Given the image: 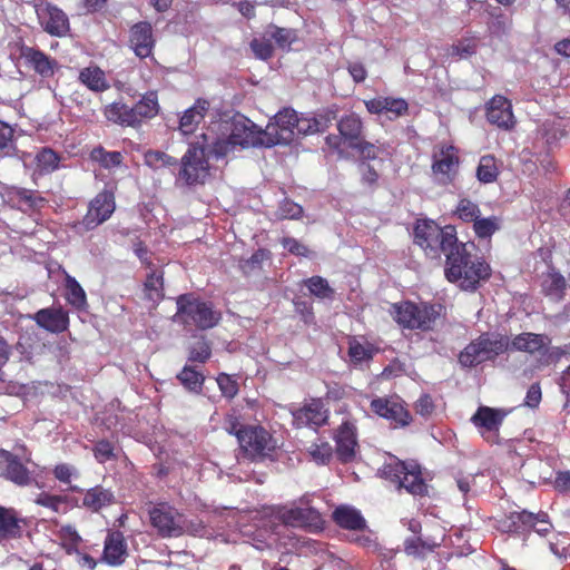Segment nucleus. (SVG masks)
Wrapping results in <instances>:
<instances>
[{"instance_id": "obj_2", "label": "nucleus", "mask_w": 570, "mask_h": 570, "mask_svg": "<svg viewBox=\"0 0 570 570\" xmlns=\"http://www.w3.org/2000/svg\"><path fill=\"white\" fill-rule=\"evenodd\" d=\"M445 256V277L461 289L474 291L480 282L488 279L491 274L489 264L473 257L468 244L458 243Z\"/></svg>"}, {"instance_id": "obj_52", "label": "nucleus", "mask_w": 570, "mask_h": 570, "mask_svg": "<svg viewBox=\"0 0 570 570\" xmlns=\"http://www.w3.org/2000/svg\"><path fill=\"white\" fill-rule=\"evenodd\" d=\"M66 287L68 302L77 308L82 307L86 304V293L79 283L75 278L68 276Z\"/></svg>"}, {"instance_id": "obj_28", "label": "nucleus", "mask_w": 570, "mask_h": 570, "mask_svg": "<svg viewBox=\"0 0 570 570\" xmlns=\"http://www.w3.org/2000/svg\"><path fill=\"white\" fill-rule=\"evenodd\" d=\"M549 344V337L543 334L521 333L510 341L509 350L534 354L546 352Z\"/></svg>"}, {"instance_id": "obj_58", "label": "nucleus", "mask_w": 570, "mask_h": 570, "mask_svg": "<svg viewBox=\"0 0 570 570\" xmlns=\"http://www.w3.org/2000/svg\"><path fill=\"white\" fill-rule=\"evenodd\" d=\"M357 146H354L353 149H356L360 153V156L364 159H375L385 151L383 146H375L374 144H371L368 141H365L362 139L356 144Z\"/></svg>"}, {"instance_id": "obj_55", "label": "nucleus", "mask_w": 570, "mask_h": 570, "mask_svg": "<svg viewBox=\"0 0 570 570\" xmlns=\"http://www.w3.org/2000/svg\"><path fill=\"white\" fill-rule=\"evenodd\" d=\"M456 214L459 218L464 222H473L478 216H480L481 212L476 204L470 199L463 198L456 206Z\"/></svg>"}, {"instance_id": "obj_14", "label": "nucleus", "mask_w": 570, "mask_h": 570, "mask_svg": "<svg viewBox=\"0 0 570 570\" xmlns=\"http://www.w3.org/2000/svg\"><path fill=\"white\" fill-rule=\"evenodd\" d=\"M432 171L441 184L451 183L459 168L458 150L452 145H436L432 155Z\"/></svg>"}, {"instance_id": "obj_7", "label": "nucleus", "mask_w": 570, "mask_h": 570, "mask_svg": "<svg viewBox=\"0 0 570 570\" xmlns=\"http://www.w3.org/2000/svg\"><path fill=\"white\" fill-rule=\"evenodd\" d=\"M151 528L163 539L178 538L194 528L187 524L185 514L168 502H158L148 511Z\"/></svg>"}, {"instance_id": "obj_45", "label": "nucleus", "mask_w": 570, "mask_h": 570, "mask_svg": "<svg viewBox=\"0 0 570 570\" xmlns=\"http://www.w3.org/2000/svg\"><path fill=\"white\" fill-rule=\"evenodd\" d=\"M501 227V220L497 216L481 218L478 216L473 220V230L479 238L491 237Z\"/></svg>"}, {"instance_id": "obj_10", "label": "nucleus", "mask_w": 570, "mask_h": 570, "mask_svg": "<svg viewBox=\"0 0 570 570\" xmlns=\"http://www.w3.org/2000/svg\"><path fill=\"white\" fill-rule=\"evenodd\" d=\"M238 438L240 448L250 460L269 456L277 449V440L269 430H229Z\"/></svg>"}, {"instance_id": "obj_38", "label": "nucleus", "mask_w": 570, "mask_h": 570, "mask_svg": "<svg viewBox=\"0 0 570 570\" xmlns=\"http://www.w3.org/2000/svg\"><path fill=\"white\" fill-rule=\"evenodd\" d=\"M36 504L43 507L57 514H63L68 511L69 498L60 494H52L46 491L40 492L36 495Z\"/></svg>"}, {"instance_id": "obj_64", "label": "nucleus", "mask_w": 570, "mask_h": 570, "mask_svg": "<svg viewBox=\"0 0 570 570\" xmlns=\"http://www.w3.org/2000/svg\"><path fill=\"white\" fill-rule=\"evenodd\" d=\"M282 245L285 249H287L289 253L297 255V256H307L308 249L305 245L299 243L297 239L292 237H285L282 240Z\"/></svg>"}, {"instance_id": "obj_6", "label": "nucleus", "mask_w": 570, "mask_h": 570, "mask_svg": "<svg viewBox=\"0 0 570 570\" xmlns=\"http://www.w3.org/2000/svg\"><path fill=\"white\" fill-rule=\"evenodd\" d=\"M213 155L208 135L203 134L200 140L191 142L181 158L178 179L186 185L203 184L209 175L208 157Z\"/></svg>"}, {"instance_id": "obj_4", "label": "nucleus", "mask_w": 570, "mask_h": 570, "mask_svg": "<svg viewBox=\"0 0 570 570\" xmlns=\"http://www.w3.org/2000/svg\"><path fill=\"white\" fill-rule=\"evenodd\" d=\"M414 242L431 258L440 257L441 253L446 255L459 243L454 227L442 228L433 220L417 222L414 228Z\"/></svg>"}, {"instance_id": "obj_17", "label": "nucleus", "mask_w": 570, "mask_h": 570, "mask_svg": "<svg viewBox=\"0 0 570 570\" xmlns=\"http://www.w3.org/2000/svg\"><path fill=\"white\" fill-rule=\"evenodd\" d=\"M29 525V519L17 509L0 504V543L21 539Z\"/></svg>"}, {"instance_id": "obj_3", "label": "nucleus", "mask_w": 570, "mask_h": 570, "mask_svg": "<svg viewBox=\"0 0 570 570\" xmlns=\"http://www.w3.org/2000/svg\"><path fill=\"white\" fill-rule=\"evenodd\" d=\"M379 475L414 497L429 494V485L422 478L421 466L414 461L406 462L391 456L379 469Z\"/></svg>"}, {"instance_id": "obj_30", "label": "nucleus", "mask_w": 570, "mask_h": 570, "mask_svg": "<svg viewBox=\"0 0 570 570\" xmlns=\"http://www.w3.org/2000/svg\"><path fill=\"white\" fill-rule=\"evenodd\" d=\"M333 439L336 444V456L343 462H351L355 458L357 448L355 430H336Z\"/></svg>"}, {"instance_id": "obj_9", "label": "nucleus", "mask_w": 570, "mask_h": 570, "mask_svg": "<svg viewBox=\"0 0 570 570\" xmlns=\"http://www.w3.org/2000/svg\"><path fill=\"white\" fill-rule=\"evenodd\" d=\"M442 306L439 304L403 302L394 304L392 314L394 320L406 328L430 330L441 316Z\"/></svg>"}, {"instance_id": "obj_24", "label": "nucleus", "mask_w": 570, "mask_h": 570, "mask_svg": "<svg viewBox=\"0 0 570 570\" xmlns=\"http://www.w3.org/2000/svg\"><path fill=\"white\" fill-rule=\"evenodd\" d=\"M487 117L491 124L499 128L510 129L514 125L511 104L502 96H495L491 99L487 108Z\"/></svg>"}, {"instance_id": "obj_36", "label": "nucleus", "mask_w": 570, "mask_h": 570, "mask_svg": "<svg viewBox=\"0 0 570 570\" xmlns=\"http://www.w3.org/2000/svg\"><path fill=\"white\" fill-rule=\"evenodd\" d=\"M136 116V124L139 125L144 119L153 118L158 114L159 105L157 95L154 91L147 92L132 107Z\"/></svg>"}, {"instance_id": "obj_34", "label": "nucleus", "mask_w": 570, "mask_h": 570, "mask_svg": "<svg viewBox=\"0 0 570 570\" xmlns=\"http://www.w3.org/2000/svg\"><path fill=\"white\" fill-rule=\"evenodd\" d=\"M104 114L109 121L115 124L129 127L137 126L132 107H129L120 101L106 106Z\"/></svg>"}, {"instance_id": "obj_25", "label": "nucleus", "mask_w": 570, "mask_h": 570, "mask_svg": "<svg viewBox=\"0 0 570 570\" xmlns=\"http://www.w3.org/2000/svg\"><path fill=\"white\" fill-rule=\"evenodd\" d=\"M32 318L40 327L52 333L66 331L69 324L68 314L61 308H42Z\"/></svg>"}, {"instance_id": "obj_46", "label": "nucleus", "mask_w": 570, "mask_h": 570, "mask_svg": "<svg viewBox=\"0 0 570 570\" xmlns=\"http://www.w3.org/2000/svg\"><path fill=\"white\" fill-rule=\"evenodd\" d=\"M266 35L274 40L282 49H287L297 40V33L293 29L279 28L276 26L268 27Z\"/></svg>"}, {"instance_id": "obj_50", "label": "nucleus", "mask_w": 570, "mask_h": 570, "mask_svg": "<svg viewBox=\"0 0 570 570\" xmlns=\"http://www.w3.org/2000/svg\"><path fill=\"white\" fill-rule=\"evenodd\" d=\"M305 285L309 293L317 298H331L334 294V291L330 286L328 282L321 276H313L306 279Z\"/></svg>"}, {"instance_id": "obj_48", "label": "nucleus", "mask_w": 570, "mask_h": 570, "mask_svg": "<svg viewBox=\"0 0 570 570\" xmlns=\"http://www.w3.org/2000/svg\"><path fill=\"white\" fill-rule=\"evenodd\" d=\"M146 297L156 303L164 296L163 294V274L160 272H151L145 282Z\"/></svg>"}, {"instance_id": "obj_43", "label": "nucleus", "mask_w": 570, "mask_h": 570, "mask_svg": "<svg viewBox=\"0 0 570 570\" xmlns=\"http://www.w3.org/2000/svg\"><path fill=\"white\" fill-rule=\"evenodd\" d=\"M498 175L499 169L497 167L494 157L489 155L481 157L476 168L478 179L481 183L490 184L497 179Z\"/></svg>"}, {"instance_id": "obj_59", "label": "nucleus", "mask_w": 570, "mask_h": 570, "mask_svg": "<svg viewBox=\"0 0 570 570\" xmlns=\"http://www.w3.org/2000/svg\"><path fill=\"white\" fill-rule=\"evenodd\" d=\"M513 518L517 519L518 527L521 533L531 531L532 528L535 527V520L538 519L537 514L531 513L527 510L513 512Z\"/></svg>"}, {"instance_id": "obj_37", "label": "nucleus", "mask_w": 570, "mask_h": 570, "mask_svg": "<svg viewBox=\"0 0 570 570\" xmlns=\"http://www.w3.org/2000/svg\"><path fill=\"white\" fill-rule=\"evenodd\" d=\"M52 474L61 484L67 485L69 491L82 492L81 487L72 484V481L79 478V471L73 464L68 462L58 463L53 468Z\"/></svg>"}, {"instance_id": "obj_15", "label": "nucleus", "mask_w": 570, "mask_h": 570, "mask_svg": "<svg viewBox=\"0 0 570 570\" xmlns=\"http://www.w3.org/2000/svg\"><path fill=\"white\" fill-rule=\"evenodd\" d=\"M129 548L126 535L119 529L107 530L100 561L106 566L118 568L126 563Z\"/></svg>"}, {"instance_id": "obj_63", "label": "nucleus", "mask_w": 570, "mask_h": 570, "mask_svg": "<svg viewBox=\"0 0 570 570\" xmlns=\"http://www.w3.org/2000/svg\"><path fill=\"white\" fill-rule=\"evenodd\" d=\"M422 538H409L404 541V552L406 556L421 557L426 554L423 549Z\"/></svg>"}, {"instance_id": "obj_62", "label": "nucleus", "mask_w": 570, "mask_h": 570, "mask_svg": "<svg viewBox=\"0 0 570 570\" xmlns=\"http://www.w3.org/2000/svg\"><path fill=\"white\" fill-rule=\"evenodd\" d=\"M473 53H475V45L471 41L460 42L450 49V55L459 59L468 58Z\"/></svg>"}, {"instance_id": "obj_35", "label": "nucleus", "mask_w": 570, "mask_h": 570, "mask_svg": "<svg viewBox=\"0 0 570 570\" xmlns=\"http://www.w3.org/2000/svg\"><path fill=\"white\" fill-rule=\"evenodd\" d=\"M79 80L92 91L101 92L109 88L105 72L98 67L83 68L79 73Z\"/></svg>"}, {"instance_id": "obj_29", "label": "nucleus", "mask_w": 570, "mask_h": 570, "mask_svg": "<svg viewBox=\"0 0 570 570\" xmlns=\"http://www.w3.org/2000/svg\"><path fill=\"white\" fill-rule=\"evenodd\" d=\"M336 118L334 111H327L317 117H298L296 115V138L301 136L312 135L315 132L324 131L330 122Z\"/></svg>"}, {"instance_id": "obj_22", "label": "nucleus", "mask_w": 570, "mask_h": 570, "mask_svg": "<svg viewBox=\"0 0 570 570\" xmlns=\"http://www.w3.org/2000/svg\"><path fill=\"white\" fill-rule=\"evenodd\" d=\"M372 410L382 417L409 425L411 415L397 399H375L371 402Z\"/></svg>"}, {"instance_id": "obj_5", "label": "nucleus", "mask_w": 570, "mask_h": 570, "mask_svg": "<svg viewBox=\"0 0 570 570\" xmlns=\"http://www.w3.org/2000/svg\"><path fill=\"white\" fill-rule=\"evenodd\" d=\"M510 341L505 335L494 332L482 333L470 342L459 355L464 367H473L483 362L492 361L509 351Z\"/></svg>"}, {"instance_id": "obj_21", "label": "nucleus", "mask_w": 570, "mask_h": 570, "mask_svg": "<svg viewBox=\"0 0 570 570\" xmlns=\"http://www.w3.org/2000/svg\"><path fill=\"white\" fill-rule=\"evenodd\" d=\"M129 43L136 56L149 57L155 45L151 24L144 21L134 24L130 29Z\"/></svg>"}, {"instance_id": "obj_49", "label": "nucleus", "mask_w": 570, "mask_h": 570, "mask_svg": "<svg viewBox=\"0 0 570 570\" xmlns=\"http://www.w3.org/2000/svg\"><path fill=\"white\" fill-rule=\"evenodd\" d=\"M144 158L145 164L155 170L169 168L177 164L175 158L159 150H149L145 154Z\"/></svg>"}, {"instance_id": "obj_51", "label": "nucleus", "mask_w": 570, "mask_h": 570, "mask_svg": "<svg viewBox=\"0 0 570 570\" xmlns=\"http://www.w3.org/2000/svg\"><path fill=\"white\" fill-rule=\"evenodd\" d=\"M94 160L98 161L102 167L110 169L118 167L122 163V155L119 151H106L104 148H96L91 153Z\"/></svg>"}, {"instance_id": "obj_8", "label": "nucleus", "mask_w": 570, "mask_h": 570, "mask_svg": "<svg viewBox=\"0 0 570 570\" xmlns=\"http://www.w3.org/2000/svg\"><path fill=\"white\" fill-rule=\"evenodd\" d=\"M178 322L185 325H194L200 330L212 328L219 322L220 313L213 305L195 298L193 295H180L177 298Z\"/></svg>"}, {"instance_id": "obj_56", "label": "nucleus", "mask_w": 570, "mask_h": 570, "mask_svg": "<svg viewBox=\"0 0 570 570\" xmlns=\"http://www.w3.org/2000/svg\"><path fill=\"white\" fill-rule=\"evenodd\" d=\"M218 387L222 394L227 399H233L238 393V384L230 375L220 373L217 379Z\"/></svg>"}, {"instance_id": "obj_54", "label": "nucleus", "mask_w": 570, "mask_h": 570, "mask_svg": "<svg viewBox=\"0 0 570 570\" xmlns=\"http://www.w3.org/2000/svg\"><path fill=\"white\" fill-rule=\"evenodd\" d=\"M302 214L303 208L298 204L289 199H285L279 204L275 216L279 219H298Z\"/></svg>"}, {"instance_id": "obj_47", "label": "nucleus", "mask_w": 570, "mask_h": 570, "mask_svg": "<svg viewBox=\"0 0 570 570\" xmlns=\"http://www.w3.org/2000/svg\"><path fill=\"white\" fill-rule=\"evenodd\" d=\"M94 458L100 463L115 461L118 458L117 442L111 440H100L92 448Z\"/></svg>"}, {"instance_id": "obj_16", "label": "nucleus", "mask_w": 570, "mask_h": 570, "mask_svg": "<svg viewBox=\"0 0 570 570\" xmlns=\"http://www.w3.org/2000/svg\"><path fill=\"white\" fill-rule=\"evenodd\" d=\"M115 197L111 191L98 194L89 205L88 213L79 223V230H90L106 222L115 210Z\"/></svg>"}, {"instance_id": "obj_41", "label": "nucleus", "mask_w": 570, "mask_h": 570, "mask_svg": "<svg viewBox=\"0 0 570 570\" xmlns=\"http://www.w3.org/2000/svg\"><path fill=\"white\" fill-rule=\"evenodd\" d=\"M180 383L190 392L199 393L204 384V375L194 367L186 365L177 375Z\"/></svg>"}, {"instance_id": "obj_12", "label": "nucleus", "mask_w": 570, "mask_h": 570, "mask_svg": "<svg viewBox=\"0 0 570 570\" xmlns=\"http://www.w3.org/2000/svg\"><path fill=\"white\" fill-rule=\"evenodd\" d=\"M296 112L285 108L265 128V147L288 145L296 139Z\"/></svg>"}, {"instance_id": "obj_13", "label": "nucleus", "mask_w": 570, "mask_h": 570, "mask_svg": "<svg viewBox=\"0 0 570 570\" xmlns=\"http://www.w3.org/2000/svg\"><path fill=\"white\" fill-rule=\"evenodd\" d=\"M277 518L286 527L306 529L311 532H318L324 528L322 514L313 507L281 508Z\"/></svg>"}, {"instance_id": "obj_57", "label": "nucleus", "mask_w": 570, "mask_h": 570, "mask_svg": "<svg viewBox=\"0 0 570 570\" xmlns=\"http://www.w3.org/2000/svg\"><path fill=\"white\" fill-rule=\"evenodd\" d=\"M373 351L357 341L350 343L348 354L354 363H361L372 358Z\"/></svg>"}, {"instance_id": "obj_42", "label": "nucleus", "mask_w": 570, "mask_h": 570, "mask_svg": "<svg viewBox=\"0 0 570 570\" xmlns=\"http://www.w3.org/2000/svg\"><path fill=\"white\" fill-rule=\"evenodd\" d=\"M59 156L50 148H42L35 156L37 169L41 174L52 173L58 168Z\"/></svg>"}, {"instance_id": "obj_18", "label": "nucleus", "mask_w": 570, "mask_h": 570, "mask_svg": "<svg viewBox=\"0 0 570 570\" xmlns=\"http://www.w3.org/2000/svg\"><path fill=\"white\" fill-rule=\"evenodd\" d=\"M292 415L296 428L308 425L320 428L327 422L328 410L321 400H311L298 410L293 411Z\"/></svg>"}, {"instance_id": "obj_23", "label": "nucleus", "mask_w": 570, "mask_h": 570, "mask_svg": "<svg viewBox=\"0 0 570 570\" xmlns=\"http://www.w3.org/2000/svg\"><path fill=\"white\" fill-rule=\"evenodd\" d=\"M332 520L341 529L351 531L368 530V524L360 510L347 504H341L335 508L332 512Z\"/></svg>"}, {"instance_id": "obj_32", "label": "nucleus", "mask_w": 570, "mask_h": 570, "mask_svg": "<svg viewBox=\"0 0 570 570\" xmlns=\"http://www.w3.org/2000/svg\"><path fill=\"white\" fill-rule=\"evenodd\" d=\"M510 412L511 410L483 405L471 416V422L475 428H495L503 423V420Z\"/></svg>"}, {"instance_id": "obj_11", "label": "nucleus", "mask_w": 570, "mask_h": 570, "mask_svg": "<svg viewBox=\"0 0 570 570\" xmlns=\"http://www.w3.org/2000/svg\"><path fill=\"white\" fill-rule=\"evenodd\" d=\"M0 459L4 464L2 475L6 480L20 488L29 487L32 483V474L23 462H30V452L24 445L19 446L17 453L0 449Z\"/></svg>"}, {"instance_id": "obj_44", "label": "nucleus", "mask_w": 570, "mask_h": 570, "mask_svg": "<svg viewBox=\"0 0 570 570\" xmlns=\"http://www.w3.org/2000/svg\"><path fill=\"white\" fill-rule=\"evenodd\" d=\"M543 292L551 299L559 301L562 298L566 289V279L560 274H549L542 283Z\"/></svg>"}, {"instance_id": "obj_26", "label": "nucleus", "mask_w": 570, "mask_h": 570, "mask_svg": "<svg viewBox=\"0 0 570 570\" xmlns=\"http://www.w3.org/2000/svg\"><path fill=\"white\" fill-rule=\"evenodd\" d=\"M21 56L26 59L27 63L43 78L53 76L59 67L55 59H51L42 51L31 47L22 48Z\"/></svg>"}, {"instance_id": "obj_1", "label": "nucleus", "mask_w": 570, "mask_h": 570, "mask_svg": "<svg viewBox=\"0 0 570 570\" xmlns=\"http://www.w3.org/2000/svg\"><path fill=\"white\" fill-rule=\"evenodd\" d=\"M206 134L216 158L226 157L237 148L265 147V129L242 115L214 122Z\"/></svg>"}, {"instance_id": "obj_40", "label": "nucleus", "mask_w": 570, "mask_h": 570, "mask_svg": "<svg viewBox=\"0 0 570 570\" xmlns=\"http://www.w3.org/2000/svg\"><path fill=\"white\" fill-rule=\"evenodd\" d=\"M307 452H309L313 461L318 464L330 463L333 456L331 443L321 436L307 448Z\"/></svg>"}, {"instance_id": "obj_61", "label": "nucleus", "mask_w": 570, "mask_h": 570, "mask_svg": "<svg viewBox=\"0 0 570 570\" xmlns=\"http://www.w3.org/2000/svg\"><path fill=\"white\" fill-rule=\"evenodd\" d=\"M250 48L255 56L263 60L271 58L273 55V47L268 40L254 39L250 42Z\"/></svg>"}, {"instance_id": "obj_31", "label": "nucleus", "mask_w": 570, "mask_h": 570, "mask_svg": "<svg viewBox=\"0 0 570 570\" xmlns=\"http://www.w3.org/2000/svg\"><path fill=\"white\" fill-rule=\"evenodd\" d=\"M337 128L341 137L345 140L350 148L357 146L356 144L363 139V124L361 118L355 114L343 117L338 121Z\"/></svg>"}, {"instance_id": "obj_19", "label": "nucleus", "mask_w": 570, "mask_h": 570, "mask_svg": "<svg viewBox=\"0 0 570 570\" xmlns=\"http://www.w3.org/2000/svg\"><path fill=\"white\" fill-rule=\"evenodd\" d=\"M38 17L46 32L56 37H63L69 31V19L58 7L47 3L37 10Z\"/></svg>"}, {"instance_id": "obj_20", "label": "nucleus", "mask_w": 570, "mask_h": 570, "mask_svg": "<svg viewBox=\"0 0 570 570\" xmlns=\"http://www.w3.org/2000/svg\"><path fill=\"white\" fill-rule=\"evenodd\" d=\"M368 112L386 114L389 119H396L409 112V104L403 98L376 97L364 101Z\"/></svg>"}, {"instance_id": "obj_33", "label": "nucleus", "mask_w": 570, "mask_h": 570, "mask_svg": "<svg viewBox=\"0 0 570 570\" xmlns=\"http://www.w3.org/2000/svg\"><path fill=\"white\" fill-rule=\"evenodd\" d=\"M209 102L204 99H198L195 105L188 108L180 118L179 129L184 135L194 132L196 126L202 121L206 111L208 110Z\"/></svg>"}, {"instance_id": "obj_60", "label": "nucleus", "mask_w": 570, "mask_h": 570, "mask_svg": "<svg viewBox=\"0 0 570 570\" xmlns=\"http://www.w3.org/2000/svg\"><path fill=\"white\" fill-rule=\"evenodd\" d=\"M210 357V346L205 341L197 342L189 350V361L205 363Z\"/></svg>"}, {"instance_id": "obj_27", "label": "nucleus", "mask_w": 570, "mask_h": 570, "mask_svg": "<svg viewBox=\"0 0 570 570\" xmlns=\"http://www.w3.org/2000/svg\"><path fill=\"white\" fill-rule=\"evenodd\" d=\"M115 502L116 498L111 489L97 485L86 490L82 507L92 513H99L104 508L110 507Z\"/></svg>"}, {"instance_id": "obj_39", "label": "nucleus", "mask_w": 570, "mask_h": 570, "mask_svg": "<svg viewBox=\"0 0 570 570\" xmlns=\"http://www.w3.org/2000/svg\"><path fill=\"white\" fill-rule=\"evenodd\" d=\"M57 535L61 548L69 556L76 553L78 551L79 543L82 542L81 535L78 534L76 528L72 525L60 527Z\"/></svg>"}, {"instance_id": "obj_53", "label": "nucleus", "mask_w": 570, "mask_h": 570, "mask_svg": "<svg viewBox=\"0 0 570 570\" xmlns=\"http://www.w3.org/2000/svg\"><path fill=\"white\" fill-rule=\"evenodd\" d=\"M13 128L0 120V151L3 153L4 156H11L14 154V138H13Z\"/></svg>"}]
</instances>
